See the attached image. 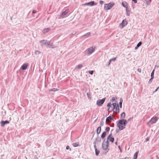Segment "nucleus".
I'll return each mask as SVG.
<instances>
[{
  "label": "nucleus",
  "mask_w": 159,
  "mask_h": 159,
  "mask_svg": "<svg viewBox=\"0 0 159 159\" xmlns=\"http://www.w3.org/2000/svg\"><path fill=\"white\" fill-rule=\"evenodd\" d=\"M117 122V126L119 129H117L116 131V133H118L119 130H122L125 128V126L127 123L128 121L125 120H120L118 121Z\"/></svg>",
  "instance_id": "obj_1"
},
{
  "label": "nucleus",
  "mask_w": 159,
  "mask_h": 159,
  "mask_svg": "<svg viewBox=\"0 0 159 159\" xmlns=\"http://www.w3.org/2000/svg\"><path fill=\"white\" fill-rule=\"evenodd\" d=\"M40 43L42 46H45L51 48H55V47L49 41H47L46 40H43L40 41Z\"/></svg>",
  "instance_id": "obj_2"
},
{
  "label": "nucleus",
  "mask_w": 159,
  "mask_h": 159,
  "mask_svg": "<svg viewBox=\"0 0 159 159\" xmlns=\"http://www.w3.org/2000/svg\"><path fill=\"white\" fill-rule=\"evenodd\" d=\"M95 50V48L91 47L87 49L85 51L88 55H89L93 53Z\"/></svg>",
  "instance_id": "obj_3"
},
{
  "label": "nucleus",
  "mask_w": 159,
  "mask_h": 159,
  "mask_svg": "<svg viewBox=\"0 0 159 159\" xmlns=\"http://www.w3.org/2000/svg\"><path fill=\"white\" fill-rule=\"evenodd\" d=\"M109 141L107 140V141L105 142H103L102 143V147L103 149L104 150L106 151L107 150V152H108V147L109 146Z\"/></svg>",
  "instance_id": "obj_4"
},
{
  "label": "nucleus",
  "mask_w": 159,
  "mask_h": 159,
  "mask_svg": "<svg viewBox=\"0 0 159 159\" xmlns=\"http://www.w3.org/2000/svg\"><path fill=\"white\" fill-rule=\"evenodd\" d=\"M106 98H105L102 99H99L97 102V105L98 106H101L105 101Z\"/></svg>",
  "instance_id": "obj_5"
},
{
  "label": "nucleus",
  "mask_w": 159,
  "mask_h": 159,
  "mask_svg": "<svg viewBox=\"0 0 159 159\" xmlns=\"http://www.w3.org/2000/svg\"><path fill=\"white\" fill-rule=\"evenodd\" d=\"M158 120V118L157 116L152 118L148 123V124L150 123L151 125H152L155 123Z\"/></svg>",
  "instance_id": "obj_6"
},
{
  "label": "nucleus",
  "mask_w": 159,
  "mask_h": 159,
  "mask_svg": "<svg viewBox=\"0 0 159 159\" xmlns=\"http://www.w3.org/2000/svg\"><path fill=\"white\" fill-rule=\"evenodd\" d=\"M113 5L111 3L105 4L104 6V9L106 10H108L110 9Z\"/></svg>",
  "instance_id": "obj_7"
},
{
  "label": "nucleus",
  "mask_w": 159,
  "mask_h": 159,
  "mask_svg": "<svg viewBox=\"0 0 159 159\" xmlns=\"http://www.w3.org/2000/svg\"><path fill=\"white\" fill-rule=\"evenodd\" d=\"M112 115H110L109 116L107 117L106 120V124L109 125L108 123L111 122L112 120H114L113 118L112 117Z\"/></svg>",
  "instance_id": "obj_8"
},
{
  "label": "nucleus",
  "mask_w": 159,
  "mask_h": 159,
  "mask_svg": "<svg viewBox=\"0 0 159 159\" xmlns=\"http://www.w3.org/2000/svg\"><path fill=\"white\" fill-rule=\"evenodd\" d=\"M111 135L112 134L111 133L107 137V140L108 141V140H109L110 141L113 143L114 140V138L112 137H111Z\"/></svg>",
  "instance_id": "obj_9"
},
{
  "label": "nucleus",
  "mask_w": 159,
  "mask_h": 159,
  "mask_svg": "<svg viewBox=\"0 0 159 159\" xmlns=\"http://www.w3.org/2000/svg\"><path fill=\"white\" fill-rule=\"evenodd\" d=\"M9 123V121L7 120L5 121L2 120L0 122L1 126L2 127H4L5 124H8Z\"/></svg>",
  "instance_id": "obj_10"
},
{
  "label": "nucleus",
  "mask_w": 159,
  "mask_h": 159,
  "mask_svg": "<svg viewBox=\"0 0 159 159\" xmlns=\"http://www.w3.org/2000/svg\"><path fill=\"white\" fill-rule=\"evenodd\" d=\"M127 24V21L125 20H123L121 23L120 24V26L122 25V27H124Z\"/></svg>",
  "instance_id": "obj_11"
},
{
  "label": "nucleus",
  "mask_w": 159,
  "mask_h": 159,
  "mask_svg": "<svg viewBox=\"0 0 159 159\" xmlns=\"http://www.w3.org/2000/svg\"><path fill=\"white\" fill-rule=\"evenodd\" d=\"M28 66V64L25 63L21 67V70H25L27 69Z\"/></svg>",
  "instance_id": "obj_12"
},
{
  "label": "nucleus",
  "mask_w": 159,
  "mask_h": 159,
  "mask_svg": "<svg viewBox=\"0 0 159 159\" xmlns=\"http://www.w3.org/2000/svg\"><path fill=\"white\" fill-rule=\"evenodd\" d=\"M95 5V2L94 1H91V2H89L88 3H86L84 4L83 5H90L91 6H93Z\"/></svg>",
  "instance_id": "obj_13"
},
{
  "label": "nucleus",
  "mask_w": 159,
  "mask_h": 159,
  "mask_svg": "<svg viewBox=\"0 0 159 159\" xmlns=\"http://www.w3.org/2000/svg\"><path fill=\"white\" fill-rule=\"evenodd\" d=\"M101 138L98 136L95 139V140L94 141V143L96 144L98 142H101Z\"/></svg>",
  "instance_id": "obj_14"
},
{
  "label": "nucleus",
  "mask_w": 159,
  "mask_h": 159,
  "mask_svg": "<svg viewBox=\"0 0 159 159\" xmlns=\"http://www.w3.org/2000/svg\"><path fill=\"white\" fill-rule=\"evenodd\" d=\"M68 10H66L65 11L62 12L61 15V17H63L68 13Z\"/></svg>",
  "instance_id": "obj_15"
},
{
  "label": "nucleus",
  "mask_w": 159,
  "mask_h": 159,
  "mask_svg": "<svg viewBox=\"0 0 159 159\" xmlns=\"http://www.w3.org/2000/svg\"><path fill=\"white\" fill-rule=\"evenodd\" d=\"M101 126L98 127L97 128V134H100V133L101 131Z\"/></svg>",
  "instance_id": "obj_16"
},
{
  "label": "nucleus",
  "mask_w": 159,
  "mask_h": 159,
  "mask_svg": "<svg viewBox=\"0 0 159 159\" xmlns=\"http://www.w3.org/2000/svg\"><path fill=\"white\" fill-rule=\"evenodd\" d=\"M139 151L136 152L134 155V159H137L138 157V155L139 153Z\"/></svg>",
  "instance_id": "obj_17"
},
{
  "label": "nucleus",
  "mask_w": 159,
  "mask_h": 159,
  "mask_svg": "<svg viewBox=\"0 0 159 159\" xmlns=\"http://www.w3.org/2000/svg\"><path fill=\"white\" fill-rule=\"evenodd\" d=\"M125 117V113L124 112H122L120 115V118L122 119V120H124L123 119Z\"/></svg>",
  "instance_id": "obj_18"
},
{
  "label": "nucleus",
  "mask_w": 159,
  "mask_h": 159,
  "mask_svg": "<svg viewBox=\"0 0 159 159\" xmlns=\"http://www.w3.org/2000/svg\"><path fill=\"white\" fill-rule=\"evenodd\" d=\"M106 132L104 131L101 135V138L102 139L104 138L106 136Z\"/></svg>",
  "instance_id": "obj_19"
},
{
  "label": "nucleus",
  "mask_w": 159,
  "mask_h": 159,
  "mask_svg": "<svg viewBox=\"0 0 159 159\" xmlns=\"http://www.w3.org/2000/svg\"><path fill=\"white\" fill-rule=\"evenodd\" d=\"M122 102H123V99H122V98H120V102H119V106H120V107L121 108H122Z\"/></svg>",
  "instance_id": "obj_20"
},
{
  "label": "nucleus",
  "mask_w": 159,
  "mask_h": 159,
  "mask_svg": "<svg viewBox=\"0 0 159 159\" xmlns=\"http://www.w3.org/2000/svg\"><path fill=\"white\" fill-rule=\"evenodd\" d=\"M90 34H91L90 32H89L83 35V36H85L86 37V38H87L89 36V35H90Z\"/></svg>",
  "instance_id": "obj_21"
},
{
  "label": "nucleus",
  "mask_w": 159,
  "mask_h": 159,
  "mask_svg": "<svg viewBox=\"0 0 159 159\" xmlns=\"http://www.w3.org/2000/svg\"><path fill=\"white\" fill-rule=\"evenodd\" d=\"M73 146L74 147H77L78 146H80V145H79V143H74L73 144Z\"/></svg>",
  "instance_id": "obj_22"
},
{
  "label": "nucleus",
  "mask_w": 159,
  "mask_h": 159,
  "mask_svg": "<svg viewBox=\"0 0 159 159\" xmlns=\"http://www.w3.org/2000/svg\"><path fill=\"white\" fill-rule=\"evenodd\" d=\"M58 90V89H57V88H52L49 90L50 91H54V92L57 91Z\"/></svg>",
  "instance_id": "obj_23"
},
{
  "label": "nucleus",
  "mask_w": 159,
  "mask_h": 159,
  "mask_svg": "<svg viewBox=\"0 0 159 159\" xmlns=\"http://www.w3.org/2000/svg\"><path fill=\"white\" fill-rule=\"evenodd\" d=\"M95 154L96 156H98L100 152V151L98 150L97 149H96L95 150Z\"/></svg>",
  "instance_id": "obj_24"
},
{
  "label": "nucleus",
  "mask_w": 159,
  "mask_h": 159,
  "mask_svg": "<svg viewBox=\"0 0 159 159\" xmlns=\"http://www.w3.org/2000/svg\"><path fill=\"white\" fill-rule=\"evenodd\" d=\"M87 96L88 98L90 99H91V94L90 92H89L87 93Z\"/></svg>",
  "instance_id": "obj_25"
},
{
  "label": "nucleus",
  "mask_w": 159,
  "mask_h": 159,
  "mask_svg": "<svg viewBox=\"0 0 159 159\" xmlns=\"http://www.w3.org/2000/svg\"><path fill=\"white\" fill-rule=\"evenodd\" d=\"M49 30H50V29H49L48 28L44 29L43 30V32L44 33H47V32H48Z\"/></svg>",
  "instance_id": "obj_26"
},
{
  "label": "nucleus",
  "mask_w": 159,
  "mask_h": 159,
  "mask_svg": "<svg viewBox=\"0 0 159 159\" xmlns=\"http://www.w3.org/2000/svg\"><path fill=\"white\" fill-rule=\"evenodd\" d=\"M154 70H153L151 73V77L154 78Z\"/></svg>",
  "instance_id": "obj_27"
},
{
  "label": "nucleus",
  "mask_w": 159,
  "mask_h": 159,
  "mask_svg": "<svg viewBox=\"0 0 159 159\" xmlns=\"http://www.w3.org/2000/svg\"><path fill=\"white\" fill-rule=\"evenodd\" d=\"M104 119V118H102V120L100 122V125H101V126H103V125H104V122L103 121V120Z\"/></svg>",
  "instance_id": "obj_28"
},
{
  "label": "nucleus",
  "mask_w": 159,
  "mask_h": 159,
  "mask_svg": "<svg viewBox=\"0 0 159 159\" xmlns=\"http://www.w3.org/2000/svg\"><path fill=\"white\" fill-rule=\"evenodd\" d=\"M112 105L113 106V109L114 110L115 109V108L116 107V103H113L111 104V105Z\"/></svg>",
  "instance_id": "obj_29"
},
{
  "label": "nucleus",
  "mask_w": 159,
  "mask_h": 159,
  "mask_svg": "<svg viewBox=\"0 0 159 159\" xmlns=\"http://www.w3.org/2000/svg\"><path fill=\"white\" fill-rule=\"evenodd\" d=\"M116 113H119V108L116 107L115 108Z\"/></svg>",
  "instance_id": "obj_30"
},
{
  "label": "nucleus",
  "mask_w": 159,
  "mask_h": 159,
  "mask_svg": "<svg viewBox=\"0 0 159 159\" xmlns=\"http://www.w3.org/2000/svg\"><path fill=\"white\" fill-rule=\"evenodd\" d=\"M111 101L112 102H114L115 101H116L115 97H112L111 100Z\"/></svg>",
  "instance_id": "obj_31"
},
{
  "label": "nucleus",
  "mask_w": 159,
  "mask_h": 159,
  "mask_svg": "<svg viewBox=\"0 0 159 159\" xmlns=\"http://www.w3.org/2000/svg\"><path fill=\"white\" fill-rule=\"evenodd\" d=\"M82 65L80 64L76 67L78 69H80L82 67Z\"/></svg>",
  "instance_id": "obj_32"
},
{
  "label": "nucleus",
  "mask_w": 159,
  "mask_h": 159,
  "mask_svg": "<svg viewBox=\"0 0 159 159\" xmlns=\"http://www.w3.org/2000/svg\"><path fill=\"white\" fill-rule=\"evenodd\" d=\"M116 60V58L110 59L109 61L111 62L112 61H115Z\"/></svg>",
  "instance_id": "obj_33"
},
{
  "label": "nucleus",
  "mask_w": 159,
  "mask_h": 159,
  "mask_svg": "<svg viewBox=\"0 0 159 159\" xmlns=\"http://www.w3.org/2000/svg\"><path fill=\"white\" fill-rule=\"evenodd\" d=\"M142 43L140 41L137 44V46L139 48L142 45Z\"/></svg>",
  "instance_id": "obj_34"
},
{
  "label": "nucleus",
  "mask_w": 159,
  "mask_h": 159,
  "mask_svg": "<svg viewBox=\"0 0 159 159\" xmlns=\"http://www.w3.org/2000/svg\"><path fill=\"white\" fill-rule=\"evenodd\" d=\"M151 2V0H149L146 2V4L147 5H150Z\"/></svg>",
  "instance_id": "obj_35"
},
{
  "label": "nucleus",
  "mask_w": 159,
  "mask_h": 159,
  "mask_svg": "<svg viewBox=\"0 0 159 159\" xmlns=\"http://www.w3.org/2000/svg\"><path fill=\"white\" fill-rule=\"evenodd\" d=\"M126 11L127 12V16H129L130 15V13H129V10H128L127 9H126Z\"/></svg>",
  "instance_id": "obj_36"
},
{
  "label": "nucleus",
  "mask_w": 159,
  "mask_h": 159,
  "mask_svg": "<svg viewBox=\"0 0 159 159\" xmlns=\"http://www.w3.org/2000/svg\"><path fill=\"white\" fill-rule=\"evenodd\" d=\"M34 53L36 55H37L40 53V52L39 51H35Z\"/></svg>",
  "instance_id": "obj_37"
},
{
  "label": "nucleus",
  "mask_w": 159,
  "mask_h": 159,
  "mask_svg": "<svg viewBox=\"0 0 159 159\" xmlns=\"http://www.w3.org/2000/svg\"><path fill=\"white\" fill-rule=\"evenodd\" d=\"M110 129V128L109 127H107L105 129V130H106V132H108L109 131Z\"/></svg>",
  "instance_id": "obj_38"
},
{
  "label": "nucleus",
  "mask_w": 159,
  "mask_h": 159,
  "mask_svg": "<svg viewBox=\"0 0 159 159\" xmlns=\"http://www.w3.org/2000/svg\"><path fill=\"white\" fill-rule=\"evenodd\" d=\"M66 149L67 150L69 149V150L70 151H71V148H70V147L68 145L66 146Z\"/></svg>",
  "instance_id": "obj_39"
},
{
  "label": "nucleus",
  "mask_w": 159,
  "mask_h": 159,
  "mask_svg": "<svg viewBox=\"0 0 159 159\" xmlns=\"http://www.w3.org/2000/svg\"><path fill=\"white\" fill-rule=\"evenodd\" d=\"M153 78H151H151L149 80V81H148V83L149 84H150L152 82V80H153Z\"/></svg>",
  "instance_id": "obj_40"
},
{
  "label": "nucleus",
  "mask_w": 159,
  "mask_h": 159,
  "mask_svg": "<svg viewBox=\"0 0 159 159\" xmlns=\"http://www.w3.org/2000/svg\"><path fill=\"white\" fill-rule=\"evenodd\" d=\"M93 73V70H90L89 71V73L91 75H92Z\"/></svg>",
  "instance_id": "obj_41"
},
{
  "label": "nucleus",
  "mask_w": 159,
  "mask_h": 159,
  "mask_svg": "<svg viewBox=\"0 0 159 159\" xmlns=\"http://www.w3.org/2000/svg\"><path fill=\"white\" fill-rule=\"evenodd\" d=\"M111 104L110 102L107 105V106L108 107H111Z\"/></svg>",
  "instance_id": "obj_42"
},
{
  "label": "nucleus",
  "mask_w": 159,
  "mask_h": 159,
  "mask_svg": "<svg viewBox=\"0 0 159 159\" xmlns=\"http://www.w3.org/2000/svg\"><path fill=\"white\" fill-rule=\"evenodd\" d=\"M99 3H100V4L102 5V4H103V3H104V2H103V1H102L100 0V1H99Z\"/></svg>",
  "instance_id": "obj_43"
},
{
  "label": "nucleus",
  "mask_w": 159,
  "mask_h": 159,
  "mask_svg": "<svg viewBox=\"0 0 159 159\" xmlns=\"http://www.w3.org/2000/svg\"><path fill=\"white\" fill-rule=\"evenodd\" d=\"M36 12H37V11L34 10H33V11H32V14H35V13H36Z\"/></svg>",
  "instance_id": "obj_44"
},
{
  "label": "nucleus",
  "mask_w": 159,
  "mask_h": 159,
  "mask_svg": "<svg viewBox=\"0 0 159 159\" xmlns=\"http://www.w3.org/2000/svg\"><path fill=\"white\" fill-rule=\"evenodd\" d=\"M138 71L139 72V73H141V69L140 68H139L137 69Z\"/></svg>",
  "instance_id": "obj_45"
},
{
  "label": "nucleus",
  "mask_w": 159,
  "mask_h": 159,
  "mask_svg": "<svg viewBox=\"0 0 159 159\" xmlns=\"http://www.w3.org/2000/svg\"><path fill=\"white\" fill-rule=\"evenodd\" d=\"M132 1L134 2L135 3H137V0H132Z\"/></svg>",
  "instance_id": "obj_46"
},
{
  "label": "nucleus",
  "mask_w": 159,
  "mask_h": 159,
  "mask_svg": "<svg viewBox=\"0 0 159 159\" xmlns=\"http://www.w3.org/2000/svg\"><path fill=\"white\" fill-rule=\"evenodd\" d=\"M159 89V87H158L157 88V89L155 90V91L154 92H157V90H158V89Z\"/></svg>",
  "instance_id": "obj_47"
},
{
  "label": "nucleus",
  "mask_w": 159,
  "mask_h": 159,
  "mask_svg": "<svg viewBox=\"0 0 159 159\" xmlns=\"http://www.w3.org/2000/svg\"><path fill=\"white\" fill-rule=\"evenodd\" d=\"M111 62L109 61V62H108V64H107V66H109L110 65V64L111 63Z\"/></svg>",
  "instance_id": "obj_48"
},
{
  "label": "nucleus",
  "mask_w": 159,
  "mask_h": 159,
  "mask_svg": "<svg viewBox=\"0 0 159 159\" xmlns=\"http://www.w3.org/2000/svg\"><path fill=\"white\" fill-rule=\"evenodd\" d=\"M114 123H113L111 125H110V126L111 127H113L114 126Z\"/></svg>",
  "instance_id": "obj_49"
},
{
  "label": "nucleus",
  "mask_w": 159,
  "mask_h": 159,
  "mask_svg": "<svg viewBox=\"0 0 159 159\" xmlns=\"http://www.w3.org/2000/svg\"><path fill=\"white\" fill-rule=\"evenodd\" d=\"M116 107H119V104L118 103H117V104H116Z\"/></svg>",
  "instance_id": "obj_50"
},
{
  "label": "nucleus",
  "mask_w": 159,
  "mask_h": 159,
  "mask_svg": "<svg viewBox=\"0 0 159 159\" xmlns=\"http://www.w3.org/2000/svg\"><path fill=\"white\" fill-rule=\"evenodd\" d=\"M149 138H148V137H147V138H146V141H148L149 140Z\"/></svg>",
  "instance_id": "obj_51"
},
{
  "label": "nucleus",
  "mask_w": 159,
  "mask_h": 159,
  "mask_svg": "<svg viewBox=\"0 0 159 159\" xmlns=\"http://www.w3.org/2000/svg\"><path fill=\"white\" fill-rule=\"evenodd\" d=\"M96 144H95V145L94 146V147L95 148V149L96 150V149H97L96 147Z\"/></svg>",
  "instance_id": "obj_52"
},
{
  "label": "nucleus",
  "mask_w": 159,
  "mask_h": 159,
  "mask_svg": "<svg viewBox=\"0 0 159 159\" xmlns=\"http://www.w3.org/2000/svg\"><path fill=\"white\" fill-rule=\"evenodd\" d=\"M138 48H139V47H138L136 46L135 47L134 49H135V50H136V49H137Z\"/></svg>",
  "instance_id": "obj_53"
},
{
  "label": "nucleus",
  "mask_w": 159,
  "mask_h": 159,
  "mask_svg": "<svg viewBox=\"0 0 159 159\" xmlns=\"http://www.w3.org/2000/svg\"><path fill=\"white\" fill-rule=\"evenodd\" d=\"M122 5L123 6V7H125V5H124V4H123V3H122Z\"/></svg>",
  "instance_id": "obj_54"
},
{
  "label": "nucleus",
  "mask_w": 159,
  "mask_h": 159,
  "mask_svg": "<svg viewBox=\"0 0 159 159\" xmlns=\"http://www.w3.org/2000/svg\"><path fill=\"white\" fill-rule=\"evenodd\" d=\"M109 109H110V108L109 107V108L108 109H107V111H109Z\"/></svg>",
  "instance_id": "obj_55"
},
{
  "label": "nucleus",
  "mask_w": 159,
  "mask_h": 159,
  "mask_svg": "<svg viewBox=\"0 0 159 159\" xmlns=\"http://www.w3.org/2000/svg\"><path fill=\"white\" fill-rule=\"evenodd\" d=\"M115 144H116V145H117V141H116V142H115Z\"/></svg>",
  "instance_id": "obj_56"
},
{
  "label": "nucleus",
  "mask_w": 159,
  "mask_h": 159,
  "mask_svg": "<svg viewBox=\"0 0 159 159\" xmlns=\"http://www.w3.org/2000/svg\"><path fill=\"white\" fill-rule=\"evenodd\" d=\"M118 147H119V148L120 149V146H118Z\"/></svg>",
  "instance_id": "obj_57"
},
{
  "label": "nucleus",
  "mask_w": 159,
  "mask_h": 159,
  "mask_svg": "<svg viewBox=\"0 0 159 159\" xmlns=\"http://www.w3.org/2000/svg\"><path fill=\"white\" fill-rule=\"evenodd\" d=\"M158 13H159V11H158Z\"/></svg>",
  "instance_id": "obj_58"
}]
</instances>
